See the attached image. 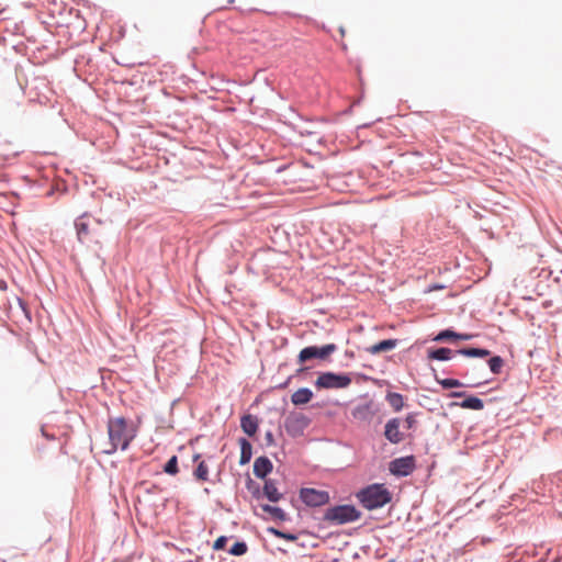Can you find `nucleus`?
<instances>
[{"mask_svg": "<svg viewBox=\"0 0 562 562\" xmlns=\"http://www.w3.org/2000/svg\"><path fill=\"white\" fill-rule=\"evenodd\" d=\"M269 530H270L271 533H273L278 538L285 539V540H289V541L296 540V536L295 535L285 533L283 531L277 530L274 528H270Z\"/></svg>", "mask_w": 562, "mask_h": 562, "instance_id": "nucleus-29", "label": "nucleus"}, {"mask_svg": "<svg viewBox=\"0 0 562 562\" xmlns=\"http://www.w3.org/2000/svg\"><path fill=\"white\" fill-rule=\"evenodd\" d=\"M240 427L245 434L252 437L258 430V418L254 415H244L240 419Z\"/></svg>", "mask_w": 562, "mask_h": 562, "instance_id": "nucleus-11", "label": "nucleus"}, {"mask_svg": "<svg viewBox=\"0 0 562 562\" xmlns=\"http://www.w3.org/2000/svg\"><path fill=\"white\" fill-rule=\"evenodd\" d=\"M239 442V446H240V459H239V463L241 465L244 464H247L251 457H252V446L251 443L245 439V438H240L238 440Z\"/></svg>", "mask_w": 562, "mask_h": 562, "instance_id": "nucleus-15", "label": "nucleus"}, {"mask_svg": "<svg viewBox=\"0 0 562 562\" xmlns=\"http://www.w3.org/2000/svg\"><path fill=\"white\" fill-rule=\"evenodd\" d=\"M308 425L310 418L302 413H290L284 422L285 431L291 437L303 435Z\"/></svg>", "mask_w": 562, "mask_h": 562, "instance_id": "nucleus-7", "label": "nucleus"}, {"mask_svg": "<svg viewBox=\"0 0 562 562\" xmlns=\"http://www.w3.org/2000/svg\"><path fill=\"white\" fill-rule=\"evenodd\" d=\"M272 462L267 457H259L254 462V474L265 479L272 471Z\"/></svg>", "mask_w": 562, "mask_h": 562, "instance_id": "nucleus-10", "label": "nucleus"}, {"mask_svg": "<svg viewBox=\"0 0 562 562\" xmlns=\"http://www.w3.org/2000/svg\"><path fill=\"white\" fill-rule=\"evenodd\" d=\"M472 336L471 335H468V334H458L457 338L456 339H462V340H468L470 339Z\"/></svg>", "mask_w": 562, "mask_h": 562, "instance_id": "nucleus-33", "label": "nucleus"}, {"mask_svg": "<svg viewBox=\"0 0 562 562\" xmlns=\"http://www.w3.org/2000/svg\"><path fill=\"white\" fill-rule=\"evenodd\" d=\"M263 495L270 501V502H279L282 498V493L279 492L274 481L272 480H266L263 485Z\"/></svg>", "mask_w": 562, "mask_h": 562, "instance_id": "nucleus-13", "label": "nucleus"}, {"mask_svg": "<svg viewBox=\"0 0 562 562\" xmlns=\"http://www.w3.org/2000/svg\"><path fill=\"white\" fill-rule=\"evenodd\" d=\"M414 469L415 458L413 456L397 458L390 463L391 473L398 476H407L414 471Z\"/></svg>", "mask_w": 562, "mask_h": 562, "instance_id": "nucleus-8", "label": "nucleus"}, {"mask_svg": "<svg viewBox=\"0 0 562 562\" xmlns=\"http://www.w3.org/2000/svg\"><path fill=\"white\" fill-rule=\"evenodd\" d=\"M406 428L411 429L416 424L415 416L413 414H408L405 418Z\"/></svg>", "mask_w": 562, "mask_h": 562, "instance_id": "nucleus-31", "label": "nucleus"}, {"mask_svg": "<svg viewBox=\"0 0 562 562\" xmlns=\"http://www.w3.org/2000/svg\"><path fill=\"white\" fill-rule=\"evenodd\" d=\"M386 401L395 412H400L404 407V397L400 393L389 392Z\"/></svg>", "mask_w": 562, "mask_h": 562, "instance_id": "nucleus-16", "label": "nucleus"}, {"mask_svg": "<svg viewBox=\"0 0 562 562\" xmlns=\"http://www.w3.org/2000/svg\"><path fill=\"white\" fill-rule=\"evenodd\" d=\"M460 407L467 409L481 411L484 407V403L481 398L476 396H469L463 402H461Z\"/></svg>", "mask_w": 562, "mask_h": 562, "instance_id": "nucleus-17", "label": "nucleus"}, {"mask_svg": "<svg viewBox=\"0 0 562 562\" xmlns=\"http://www.w3.org/2000/svg\"><path fill=\"white\" fill-rule=\"evenodd\" d=\"M488 367L494 374H498L504 367V360L499 356H494L488 360Z\"/></svg>", "mask_w": 562, "mask_h": 562, "instance_id": "nucleus-24", "label": "nucleus"}, {"mask_svg": "<svg viewBox=\"0 0 562 562\" xmlns=\"http://www.w3.org/2000/svg\"><path fill=\"white\" fill-rule=\"evenodd\" d=\"M248 550V547L246 544V542H236L231 549H229V553L233 554V555H236V557H239V555H243L247 552Z\"/></svg>", "mask_w": 562, "mask_h": 562, "instance_id": "nucleus-26", "label": "nucleus"}, {"mask_svg": "<svg viewBox=\"0 0 562 562\" xmlns=\"http://www.w3.org/2000/svg\"><path fill=\"white\" fill-rule=\"evenodd\" d=\"M438 289H441V286H437V285H436V286H431V288L429 289V291L438 290Z\"/></svg>", "mask_w": 562, "mask_h": 562, "instance_id": "nucleus-36", "label": "nucleus"}, {"mask_svg": "<svg viewBox=\"0 0 562 562\" xmlns=\"http://www.w3.org/2000/svg\"><path fill=\"white\" fill-rule=\"evenodd\" d=\"M360 513L351 505H340L328 508L325 519L336 524H346L359 519Z\"/></svg>", "mask_w": 562, "mask_h": 562, "instance_id": "nucleus-3", "label": "nucleus"}, {"mask_svg": "<svg viewBox=\"0 0 562 562\" xmlns=\"http://www.w3.org/2000/svg\"><path fill=\"white\" fill-rule=\"evenodd\" d=\"M437 381L443 389H452V387L462 386V383L456 379H441V380L437 379Z\"/></svg>", "mask_w": 562, "mask_h": 562, "instance_id": "nucleus-27", "label": "nucleus"}, {"mask_svg": "<svg viewBox=\"0 0 562 562\" xmlns=\"http://www.w3.org/2000/svg\"><path fill=\"white\" fill-rule=\"evenodd\" d=\"M351 384V378L348 374H337L334 372H324L315 381L317 389H346Z\"/></svg>", "mask_w": 562, "mask_h": 562, "instance_id": "nucleus-4", "label": "nucleus"}, {"mask_svg": "<svg viewBox=\"0 0 562 562\" xmlns=\"http://www.w3.org/2000/svg\"><path fill=\"white\" fill-rule=\"evenodd\" d=\"M42 432H43V435H44L46 438H48V439H52V438H53V436H50V435H46L44 430H42Z\"/></svg>", "mask_w": 562, "mask_h": 562, "instance_id": "nucleus-35", "label": "nucleus"}, {"mask_svg": "<svg viewBox=\"0 0 562 562\" xmlns=\"http://www.w3.org/2000/svg\"><path fill=\"white\" fill-rule=\"evenodd\" d=\"M194 477L198 481H207L209 480V467L204 461L199 462L196 469L193 473Z\"/></svg>", "mask_w": 562, "mask_h": 562, "instance_id": "nucleus-21", "label": "nucleus"}, {"mask_svg": "<svg viewBox=\"0 0 562 562\" xmlns=\"http://www.w3.org/2000/svg\"><path fill=\"white\" fill-rule=\"evenodd\" d=\"M227 540L228 539L225 536L218 537L213 543V549L216 551L223 550L227 543Z\"/></svg>", "mask_w": 562, "mask_h": 562, "instance_id": "nucleus-30", "label": "nucleus"}, {"mask_svg": "<svg viewBox=\"0 0 562 562\" xmlns=\"http://www.w3.org/2000/svg\"><path fill=\"white\" fill-rule=\"evenodd\" d=\"M110 448L105 453H113L117 448L126 450L137 435V427L124 417L110 418L108 422Z\"/></svg>", "mask_w": 562, "mask_h": 562, "instance_id": "nucleus-1", "label": "nucleus"}, {"mask_svg": "<svg viewBox=\"0 0 562 562\" xmlns=\"http://www.w3.org/2000/svg\"><path fill=\"white\" fill-rule=\"evenodd\" d=\"M262 510L270 514L273 518L279 520H285L286 515L280 507L271 506V505H262Z\"/></svg>", "mask_w": 562, "mask_h": 562, "instance_id": "nucleus-22", "label": "nucleus"}, {"mask_svg": "<svg viewBox=\"0 0 562 562\" xmlns=\"http://www.w3.org/2000/svg\"><path fill=\"white\" fill-rule=\"evenodd\" d=\"M266 440H267V442H268V443H270V445H271V443H273V435H272V432H271V431H268V432L266 434Z\"/></svg>", "mask_w": 562, "mask_h": 562, "instance_id": "nucleus-32", "label": "nucleus"}, {"mask_svg": "<svg viewBox=\"0 0 562 562\" xmlns=\"http://www.w3.org/2000/svg\"><path fill=\"white\" fill-rule=\"evenodd\" d=\"M463 395H464V393H463V392H452V393L450 394V396H451V397H462Z\"/></svg>", "mask_w": 562, "mask_h": 562, "instance_id": "nucleus-34", "label": "nucleus"}, {"mask_svg": "<svg viewBox=\"0 0 562 562\" xmlns=\"http://www.w3.org/2000/svg\"><path fill=\"white\" fill-rule=\"evenodd\" d=\"M371 411H370V405L366 404V405H360V406H357L353 411H352V416L353 418L356 419H367L368 416L370 415Z\"/></svg>", "mask_w": 562, "mask_h": 562, "instance_id": "nucleus-23", "label": "nucleus"}, {"mask_svg": "<svg viewBox=\"0 0 562 562\" xmlns=\"http://www.w3.org/2000/svg\"><path fill=\"white\" fill-rule=\"evenodd\" d=\"M460 355H463L465 357H479V358H485L490 355V350L487 349H481V348H463L457 351Z\"/></svg>", "mask_w": 562, "mask_h": 562, "instance_id": "nucleus-19", "label": "nucleus"}, {"mask_svg": "<svg viewBox=\"0 0 562 562\" xmlns=\"http://www.w3.org/2000/svg\"><path fill=\"white\" fill-rule=\"evenodd\" d=\"M452 350L449 348H439L428 352L429 359L446 361L451 359Z\"/></svg>", "mask_w": 562, "mask_h": 562, "instance_id": "nucleus-18", "label": "nucleus"}, {"mask_svg": "<svg viewBox=\"0 0 562 562\" xmlns=\"http://www.w3.org/2000/svg\"><path fill=\"white\" fill-rule=\"evenodd\" d=\"M357 497L363 507L370 510L383 507L391 501L390 492L380 484H373L361 490Z\"/></svg>", "mask_w": 562, "mask_h": 562, "instance_id": "nucleus-2", "label": "nucleus"}, {"mask_svg": "<svg viewBox=\"0 0 562 562\" xmlns=\"http://www.w3.org/2000/svg\"><path fill=\"white\" fill-rule=\"evenodd\" d=\"M384 436L391 443L395 445L400 443L404 439L403 434L400 431L398 418H392L386 423Z\"/></svg>", "mask_w": 562, "mask_h": 562, "instance_id": "nucleus-9", "label": "nucleus"}, {"mask_svg": "<svg viewBox=\"0 0 562 562\" xmlns=\"http://www.w3.org/2000/svg\"><path fill=\"white\" fill-rule=\"evenodd\" d=\"M397 344V339H386L370 346L367 351L371 355H378L394 349Z\"/></svg>", "mask_w": 562, "mask_h": 562, "instance_id": "nucleus-12", "label": "nucleus"}, {"mask_svg": "<svg viewBox=\"0 0 562 562\" xmlns=\"http://www.w3.org/2000/svg\"><path fill=\"white\" fill-rule=\"evenodd\" d=\"M457 336H458V333H456V331H453V330H450V329H446V330L440 331V333L435 337V340H436V341H443V340H448V339L457 338Z\"/></svg>", "mask_w": 562, "mask_h": 562, "instance_id": "nucleus-28", "label": "nucleus"}, {"mask_svg": "<svg viewBox=\"0 0 562 562\" xmlns=\"http://www.w3.org/2000/svg\"><path fill=\"white\" fill-rule=\"evenodd\" d=\"M199 458H200V454H195V456L193 457V461H198V460H199Z\"/></svg>", "mask_w": 562, "mask_h": 562, "instance_id": "nucleus-37", "label": "nucleus"}, {"mask_svg": "<svg viewBox=\"0 0 562 562\" xmlns=\"http://www.w3.org/2000/svg\"><path fill=\"white\" fill-rule=\"evenodd\" d=\"M337 349L336 345L335 344H328V345H325L323 347H316V346H310V347H305L303 348L299 356H297V362L300 364L308 361V360H312V359H326L328 358L333 352H335Z\"/></svg>", "mask_w": 562, "mask_h": 562, "instance_id": "nucleus-5", "label": "nucleus"}, {"mask_svg": "<svg viewBox=\"0 0 562 562\" xmlns=\"http://www.w3.org/2000/svg\"><path fill=\"white\" fill-rule=\"evenodd\" d=\"M75 225L77 229L78 239L81 243H83L89 234V225L88 223L82 221V218L77 220Z\"/></svg>", "mask_w": 562, "mask_h": 562, "instance_id": "nucleus-20", "label": "nucleus"}, {"mask_svg": "<svg viewBox=\"0 0 562 562\" xmlns=\"http://www.w3.org/2000/svg\"><path fill=\"white\" fill-rule=\"evenodd\" d=\"M164 471L170 475H176L179 470H178V459L176 456H172L168 462L166 463V465L164 467Z\"/></svg>", "mask_w": 562, "mask_h": 562, "instance_id": "nucleus-25", "label": "nucleus"}, {"mask_svg": "<svg viewBox=\"0 0 562 562\" xmlns=\"http://www.w3.org/2000/svg\"><path fill=\"white\" fill-rule=\"evenodd\" d=\"M313 397V392L307 387H302L296 390L292 396L291 401L294 405H303L308 403Z\"/></svg>", "mask_w": 562, "mask_h": 562, "instance_id": "nucleus-14", "label": "nucleus"}, {"mask_svg": "<svg viewBox=\"0 0 562 562\" xmlns=\"http://www.w3.org/2000/svg\"><path fill=\"white\" fill-rule=\"evenodd\" d=\"M301 501L310 507H318L329 503L330 497L327 491L316 490L312 487H303L300 491Z\"/></svg>", "mask_w": 562, "mask_h": 562, "instance_id": "nucleus-6", "label": "nucleus"}]
</instances>
